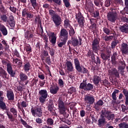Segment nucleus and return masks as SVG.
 <instances>
[{
    "mask_svg": "<svg viewBox=\"0 0 128 128\" xmlns=\"http://www.w3.org/2000/svg\"><path fill=\"white\" fill-rule=\"evenodd\" d=\"M44 60L48 66H50V64H52V62H50V56H48L47 57H46Z\"/></svg>",
    "mask_w": 128,
    "mask_h": 128,
    "instance_id": "55",
    "label": "nucleus"
},
{
    "mask_svg": "<svg viewBox=\"0 0 128 128\" xmlns=\"http://www.w3.org/2000/svg\"><path fill=\"white\" fill-rule=\"evenodd\" d=\"M10 112L12 114L14 118H18V110L14 108H10Z\"/></svg>",
    "mask_w": 128,
    "mask_h": 128,
    "instance_id": "43",
    "label": "nucleus"
},
{
    "mask_svg": "<svg viewBox=\"0 0 128 128\" xmlns=\"http://www.w3.org/2000/svg\"><path fill=\"white\" fill-rule=\"evenodd\" d=\"M92 62H94V64H100L101 62H100V57L98 56H96V60L95 58V61L92 60Z\"/></svg>",
    "mask_w": 128,
    "mask_h": 128,
    "instance_id": "56",
    "label": "nucleus"
},
{
    "mask_svg": "<svg viewBox=\"0 0 128 128\" xmlns=\"http://www.w3.org/2000/svg\"><path fill=\"white\" fill-rule=\"evenodd\" d=\"M70 26V20H68V19H66L64 20V26L68 28V26Z\"/></svg>",
    "mask_w": 128,
    "mask_h": 128,
    "instance_id": "59",
    "label": "nucleus"
},
{
    "mask_svg": "<svg viewBox=\"0 0 128 128\" xmlns=\"http://www.w3.org/2000/svg\"><path fill=\"white\" fill-rule=\"evenodd\" d=\"M114 114H112V112L106 110V109L102 110L98 120V126L100 128H102L106 124V118L108 120H114Z\"/></svg>",
    "mask_w": 128,
    "mask_h": 128,
    "instance_id": "1",
    "label": "nucleus"
},
{
    "mask_svg": "<svg viewBox=\"0 0 128 128\" xmlns=\"http://www.w3.org/2000/svg\"><path fill=\"white\" fill-rule=\"evenodd\" d=\"M74 64L75 66V68L78 72H82V74H88V70L84 66H80V63L78 58H74Z\"/></svg>",
    "mask_w": 128,
    "mask_h": 128,
    "instance_id": "3",
    "label": "nucleus"
},
{
    "mask_svg": "<svg viewBox=\"0 0 128 128\" xmlns=\"http://www.w3.org/2000/svg\"><path fill=\"white\" fill-rule=\"evenodd\" d=\"M0 110H6V112L8 110V109L6 104L4 102H0Z\"/></svg>",
    "mask_w": 128,
    "mask_h": 128,
    "instance_id": "36",
    "label": "nucleus"
},
{
    "mask_svg": "<svg viewBox=\"0 0 128 128\" xmlns=\"http://www.w3.org/2000/svg\"><path fill=\"white\" fill-rule=\"evenodd\" d=\"M20 122H21L22 124H23V126H24L25 128H32V126H30V125L28 124V123H26V121H24V120L22 118L20 119Z\"/></svg>",
    "mask_w": 128,
    "mask_h": 128,
    "instance_id": "49",
    "label": "nucleus"
},
{
    "mask_svg": "<svg viewBox=\"0 0 128 128\" xmlns=\"http://www.w3.org/2000/svg\"><path fill=\"white\" fill-rule=\"evenodd\" d=\"M0 18L4 22H7L8 20V18L6 14H0Z\"/></svg>",
    "mask_w": 128,
    "mask_h": 128,
    "instance_id": "42",
    "label": "nucleus"
},
{
    "mask_svg": "<svg viewBox=\"0 0 128 128\" xmlns=\"http://www.w3.org/2000/svg\"><path fill=\"white\" fill-rule=\"evenodd\" d=\"M63 2L66 6V8H70V3L68 0H63Z\"/></svg>",
    "mask_w": 128,
    "mask_h": 128,
    "instance_id": "53",
    "label": "nucleus"
},
{
    "mask_svg": "<svg viewBox=\"0 0 128 128\" xmlns=\"http://www.w3.org/2000/svg\"><path fill=\"white\" fill-rule=\"evenodd\" d=\"M75 34H76V32L74 31V29L72 26H70V30H69L70 36H71V38H72V36H74Z\"/></svg>",
    "mask_w": 128,
    "mask_h": 128,
    "instance_id": "46",
    "label": "nucleus"
},
{
    "mask_svg": "<svg viewBox=\"0 0 128 128\" xmlns=\"http://www.w3.org/2000/svg\"><path fill=\"white\" fill-rule=\"evenodd\" d=\"M6 70L12 78H14V76H16V72L12 70V66H10L7 68Z\"/></svg>",
    "mask_w": 128,
    "mask_h": 128,
    "instance_id": "32",
    "label": "nucleus"
},
{
    "mask_svg": "<svg viewBox=\"0 0 128 128\" xmlns=\"http://www.w3.org/2000/svg\"><path fill=\"white\" fill-rule=\"evenodd\" d=\"M100 56L102 60H105V62H106L108 60H110V56L108 55L104 52L100 54Z\"/></svg>",
    "mask_w": 128,
    "mask_h": 128,
    "instance_id": "37",
    "label": "nucleus"
},
{
    "mask_svg": "<svg viewBox=\"0 0 128 128\" xmlns=\"http://www.w3.org/2000/svg\"><path fill=\"white\" fill-rule=\"evenodd\" d=\"M80 90H84L85 92H90L94 90V84L88 83L86 84V80H84L79 86Z\"/></svg>",
    "mask_w": 128,
    "mask_h": 128,
    "instance_id": "5",
    "label": "nucleus"
},
{
    "mask_svg": "<svg viewBox=\"0 0 128 128\" xmlns=\"http://www.w3.org/2000/svg\"><path fill=\"white\" fill-rule=\"evenodd\" d=\"M49 40L52 46H55L56 43V34L54 32H51L50 36H49Z\"/></svg>",
    "mask_w": 128,
    "mask_h": 128,
    "instance_id": "16",
    "label": "nucleus"
},
{
    "mask_svg": "<svg viewBox=\"0 0 128 128\" xmlns=\"http://www.w3.org/2000/svg\"><path fill=\"white\" fill-rule=\"evenodd\" d=\"M48 56H50L48 55V51L46 50H44L43 51V55L40 56L42 60H44L46 59V58Z\"/></svg>",
    "mask_w": 128,
    "mask_h": 128,
    "instance_id": "44",
    "label": "nucleus"
},
{
    "mask_svg": "<svg viewBox=\"0 0 128 128\" xmlns=\"http://www.w3.org/2000/svg\"><path fill=\"white\" fill-rule=\"evenodd\" d=\"M46 124L49 126H52L54 124V120L52 118H48L46 120Z\"/></svg>",
    "mask_w": 128,
    "mask_h": 128,
    "instance_id": "54",
    "label": "nucleus"
},
{
    "mask_svg": "<svg viewBox=\"0 0 128 128\" xmlns=\"http://www.w3.org/2000/svg\"><path fill=\"white\" fill-rule=\"evenodd\" d=\"M31 112L34 116H36L38 118L42 116V110L40 107H36L34 109L32 108Z\"/></svg>",
    "mask_w": 128,
    "mask_h": 128,
    "instance_id": "10",
    "label": "nucleus"
},
{
    "mask_svg": "<svg viewBox=\"0 0 128 128\" xmlns=\"http://www.w3.org/2000/svg\"><path fill=\"white\" fill-rule=\"evenodd\" d=\"M50 90V94H56L58 92V90H60V88L58 86L53 85L51 86Z\"/></svg>",
    "mask_w": 128,
    "mask_h": 128,
    "instance_id": "21",
    "label": "nucleus"
},
{
    "mask_svg": "<svg viewBox=\"0 0 128 128\" xmlns=\"http://www.w3.org/2000/svg\"><path fill=\"white\" fill-rule=\"evenodd\" d=\"M102 78H100V77L98 76H94L92 82L94 84H95L96 86H98V84H100V82Z\"/></svg>",
    "mask_w": 128,
    "mask_h": 128,
    "instance_id": "34",
    "label": "nucleus"
},
{
    "mask_svg": "<svg viewBox=\"0 0 128 128\" xmlns=\"http://www.w3.org/2000/svg\"><path fill=\"white\" fill-rule=\"evenodd\" d=\"M94 50H89L86 54V56L88 58H90L92 60H94V62L96 61V55L94 54Z\"/></svg>",
    "mask_w": 128,
    "mask_h": 128,
    "instance_id": "24",
    "label": "nucleus"
},
{
    "mask_svg": "<svg viewBox=\"0 0 128 128\" xmlns=\"http://www.w3.org/2000/svg\"><path fill=\"white\" fill-rule=\"evenodd\" d=\"M126 64L124 61L119 62L118 70H120V74H122V72H124V68H126Z\"/></svg>",
    "mask_w": 128,
    "mask_h": 128,
    "instance_id": "19",
    "label": "nucleus"
},
{
    "mask_svg": "<svg viewBox=\"0 0 128 128\" xmlns=\"http://www.w3.org/2000/svg\"><path fill=\"white\" fill-rule=\"evenodd\" d=\"M34 22L35 24H38V26H40V28H41L42 32H42H44V30L42 29V20H40V17H36Z\"/></svg>",
    "mask_w": 128,
    "mask_h": 128,
    "instance_id": "30",
    "label": "nucleus"
},
{
    "mask_svg": "<svg viewBox=\"0 0 128 128\" xmlns=\"http://www.w3.org/2000/svg\"><path fill=\"white\" fill-rule=\"evenodd\" d=\"M59 38L68 40V32L64 28H61L59 34Z\"/></svg>",
    "mask_w": 128,
    "mask_h": 128,
    "instance_id": "11",
    "label": "nucleus"
},
{
    "mask_svg": "<svg viewBox=\"0 0 128 128\" xmlns=\"http://www.w3.org/2000/svg\"><path fill=\"white\" fill-rule=\"evenodd\" d=\"M103 32H104V34H110V29L106 28V27L104 28Z\"/></svg>",
    "mask_w": 128,
    "mask_h": 128,
    "instance_id": "61",
    "label": "nucleus"
},
{
    "mask_svg": "<svg viewBox=\"0 0 128 128\" xmlns=\"http://www.w3.org/2000/svg\"><path fill=\"white\" fill-rule=\"evenodd\" d=\"M50 49V54L51 56H54V52H56V50L54 48H50L49 47Z\"/></svg>",
    "mask_w": 128,
    "mask_h": 128,
    "instance_id": "63",
    "label": "nucleus"
},
{
    "mask_svg": "<svg viewBox=\"0 0 128 128\" xmlns=\"http://www.w3.org/2000/svg\"><path fill=\"white\" fill-rule=\"evenodd\" d=\"M86 10L89 12H90L92 14V12L94 10V7H92V6H88L86 8Z\"/></svg>",
    "mask_w": 128,
    "mask_h": 128,
    "instance_id": "62",
    "label": "nucleus"
},
{
    "mask_svg": "<svg viewBox=\"0 0 128 128\" xmlns=\"http://www.w3.org/2000/svg\"><path fill=\"white\" fill-rule=\"evenodd\" d=\"M124 96H125V104L128 106V90L126 88H124L122 92Z\"/></svg>",
    "mask_w": 128,
    "mask_h": 128,
    "instance_id": "29",
    "label": "nucleus"
},
{
    "mask_svg": "<svg viewBox=\"0 0 128 128\" xmlns=\"http://www.w3.org/2000/svg\"><path fill=\"white\" fill-rule=\"evenodd\" d=\"M84 100L87 104L92 106V104H94L96 100L94 99V96L86 95L84 98Z\"/></svg>",
    "mask_w": 128,
    "mask_h": 128,
    "instance_id": "12",
    "label": "nucleus"
},
{
    "mask_svg": "<svg viewBox=\"0 0 128 128\" xmlns=\"http://www.w3.org/2000/svg\"><path fill=\"white\" fill-rule=\"evenodd\" d=\"M94 20H96L95 19L91 18L90 19V22L91 26H90V28L92 30V32H94L95 30H96V24L94 23Z\"/></svg>",
    "mask_w": 128,
    "mask_h": 128,
    "instance_id": "31",
    "label": "nucleus"
},
{
    "mask_svg": "<svg viewBox=\"0 0 128 128\" xmlns=\"http://www.w3.org/2000/svg\"><path fill=\"white\" fill-rule=\"evenodd\" d=\"M108 72L111 76H114L116 78H120V72H118V70L116 68H113L109 70Z\"/></svg>",
    "mask_w": 128,
    "mask_h": 128,
    "instance_id": "22",
    "label": "nucleus"
},
{
    "mask_svg": "<svg viewBox=\"0 0 128 128\" xmlns=\"http://www.w3.org/2000/svg\"><path fill=\"white\" fill-rule=\"evenodd\" d=\"M0 32L4 36H8V29L4 25L0 24Z\"/></svg>",
    "mask_w": 128,
    "mask_h": 128,
    "instance_id": "26",
    "label": "nucleus"
},
{
    "mask_svg": "<svg viewBox=\"0 0 128 128\" xmlns=\"http://www.w3.org/2000/svg\"><path fill=\"white\" fill-rule=\"evenodd\" d=\"M82 38H79V39H78L76 36H72L71 38V40H68V45L70 46V44L72 46H82Z\"/></svg>",
    "mask_w": 128,
    "mask_h": 128,
    "instance_id": "4",
    "label": "nucleus"
},
{
    "mask_svg": "<svg viewBox=\"0 0 128 128\" xmlns=\"http://www.w3.org/2000/svg\"><path fill=\"white\" fill-rule=\"evenodd\" d=\"M34 30L32 29V28H30L28 30H24V38H26V40H32V38H34Z\"/></svg>",
    "mask_w": 128,
    "mask_h": 128,
    "instance_id": "9",
    "label": "nucleus"
},
{
    "mask_svg": "<svg viewBox=\"0 0 128 128\" xmlns=\"http://www.w3.org/2000/svg\"><path fill=\"white\" fill-rule=\"evenodd\" d=\"M119 30L121 32L124 34H128V24H124L122 26H119Z\"/></svg>",
    "mask_w": 128,
    "mask_h": 128,
    "instance_id": "20",
    "label": "nucleus"
},
{
    "mask_svg": "<svg viewBox=\"0 0 128 128\" xmlns=\"http://www.w3.org/2000/svg\"><path fill=\"white\" fill-rule=\"evenodd\" d=\"M31 65L30 62H25L23 66V70L25 72H28L30 70Z\"/></svg>",
    "mask_w": 128,
    "mask_h": 128,
    "instance_id": "28",
    "label": "nucleus"
},
{
    "mask_svg": "<svg viewBox=\"0 0 128 128\" xmlns=\"http://www.w3.org/2000/svg\"><path fill=\"white\" fill-rule=\"evenodd\" d=\"M118 44V40H114L112 41L111 43V48H116V46Z\"/></svg>",
    "mask_w": 128,
    "mask_h": 128,
    "instance_id": "47",
    "label": "nucleus"
},
{
    "mask_svg": "<svg viewBox=\"0 0 128 128\" xmlns=\"http://www.w3.org/2000/svg\"><path fill=\"white\" fill-rule=\"evenodd\" d=\"M122 56L128 54V44L126 43H122L120 48Z\"/></svg>",
    "mask_w": 128,
    "mask_h": 128,
    "instance_id": "14",
    "label": "nucleus"
},
{
    "mask_svg": "<svg viewBox=\"0 0 128 128\" xmlns=\"http://www.w3.org/2000/svg\"><path fill=\"white\" fill-rule=\"evenodd\" d=\"M60 40L61 42H58V48H62L64 46H66V42H68V40H64V39H60Z\"/></svg>",
    "mask_w": 128,
    "mask_h": 128,
    "instance_id": "38",
    "label": "nucleus"
},
{
    "mask_svg": "<svg viewBox=\"0 0 128 128\" xmlns=\"http://www.w3.org/2000/svg\"><path fill=\"white\" fill-rule=\"evenodd\" d=\"M108 20L111 22H116V13L110 12L107 14Z\"/></svg>",
    "mask_w": 128,
    "mask_h": 128,
    "instance_id": "13",
    "label": "nucleus"
},
{
    "mask_svg": "<svg viewBox=\"0 0 128 128\" xmlns=\"http://www.w3.org/2000/svg\"><path fill=\"white\" fill-rule=\"evenodd\" d=\"M100 38H94L92 42V48L94 52V54H98L100 50Z\"/></svg>",
    "mask_w": 128,
    "mask_h": 128,
    "instance_id": "7",
    "label": "nucleus"
},
{
    "mask_svg": "<svg viewBox=\"0 0 128 128\" xmlns=\"http://www.w3.org/2000/svg\"><path fill=\"white\" fill-rule=\"evenodd\" d=\"M118 92H120V90H118L117 89H115L114 91V92H112V100H116V94H118Z\"/></svg>",
    "mask_w": 128,
    "mask_h": 128,
    "instance_id": "45",
    "label": "nucleus"
},
{
    "mask_svg": "<svg viewBox=\"0 0 128 128\" xmlns=\"http://www.w3.org/2000/svg\"><path fill=\"white\" fill-rule=\"evenodd\" d=\"M24 48V50H26V51L28 54H30V53L32 52V46H30V45L29 44H26Z\"/></svg>",
    "mask_w": 128,
    "mask_h": 128,
    "instance_id": "40",
    "label": "nucleus"
},
{
    "mask_svg": "<svg viewBox=\"0 0 128 128\" xmlns=\"http://www.w3.org/2000/svg\"><path fill=\"white\" fill-rule=\"evenodd\" d=\"M77 20L80 28H84L85 22L84 17L80 18L79 19H77Z\"/></svg>",
    "mask_w": 128,
    "mask_h": 128,
    "instance_id": "35",
    "label": "nucleus"
},
{
    "mask_svg": "<svg viewBox=\"0 0 128 128\" xmlns=\"http://www.w3.org/2000/svg\"><path fill=\"white\" fill-rule=\"evenodd\" d=\"M9 10L10 12H13V14H16V8L10 6Z\"/></svg>",
    "mask_w": 128,
    "mask_h": 128,
    "instance_id": "57",
    "label": "nucleus"
},
{
    "mask_svg": "<svg viewBox=\"0 0 128 128\" xmlns=\"http://www.w3.org/2000/svg\"><path fill=\"white\" fill-rule=\"evenodd\" d=\"M84 18V16H82V12H80L78 11V13L76 14V18L77 20H78L79 18Z\"/></svg>",
    "mask_w": 128,
    "mask_h": 128,
    "instance_id": "60",
    "label": "nucleus"
},
{
    "mask_svg": "<svg viewBox=\"0 0 128 128\" xmlns=\"http://www.w3.org/2000/svg\"><path fill=\"white\" fill-rule=\"evenodd\" d=\"M2 63L3 66H6V69H8V68L12 66V64L10 63V62L6 59L2 60Z\"/></svg>",
    "mask_w": 128,
    "mask_h": 128,
    "instance_id": "33",
    "label": "nucleus"
},
{
    "mask_svg": "<svg viewBox=\"0 0 128 128\" xmlns=\"http://www.w3.org/2000/svg\"><path fill=\"white\" fill-rule=\"evenodd\" d=\"M0 76L4 80H8L10 75L8 74V72L2 67L0 66Z\"/></svg>",
    "mask_w": 128,
    "mask_h": 128,
    "instance_id": "15",
    "label": "nucleus"
},
{
    "mask_svg": "<svg viewBox=\"0 0 128 128\" xmlns=\"http://www.w3.org/2000/svg\"><path fill=\"white\" fill-rule=\"evenodd\" d=\"M104 106V101L102 100H100L94 104V108H95L96 110L98 111L100 108V106Z\"/></svg>",
    "mask_w": 128,
    "mask_h": 128,
    "instance_id": "23",
    "label": "nucleus"
},
{
    "mask_svg": "<svg viewBox=\"0 0 128 128\" xmlns=\"http://www.w3.org/2000/svg\"><path fill=\"white\" fill-rule=\"evenodd\" d=\"M7 22L10 28H14L16 22H14V17L13 16H9Z\"/></svg>",
    "mask_w": 128,
    "mask_h": 128,
    "instance_id": "18",
    "label": "nucleus"
},
{
    "mask_svg": "<svg viewBox=\"0 0 128 128\" xmlns=\"http://www.w3.org/2000/svg\"><path fill=\"white\" fill-rule=\"evenodd\" d=\"M120 128H128V124L126 122H122L118 124Z\"/></svg>",
    "mask_w": 128,
    "mask_h": 128,
    "instance_id": "48",
    "label": "nucleus"
},
{
    "mask_svg": "<svg viewBox=\"0 0 128 128\" xmlns=\"http://www.w3.org/2000/svg\"><path fill=\"white\" fill-rule=\"evenodd\" d=\"M30 2L31 4V6H32V8L34 10H36L38 8V4L36 2V0H30Z\"/></svg>",
    "mask_w": 128,
    "mask_h": 128,
    "instance_id": "41",
    "label": "nucleus"
},
{
    "mask_svg": "<svg viewBox=\"0 0 128 128\" xmlns=\"http://www.w3.org/2000/svg\"><path fill=\"white\" fill-rule=\"evenodd\" d=\"M39 100L41 104H44L46 100L50 96L48 90L46 89L41 90L38 92Z\"/></svg>",
    "mask_w": 128,
    "mask_h": 128,
    "instance_id": "6",
    "label": "nucleus"
},
{
    "mask_svg": "<svg viewBox=\"0 0 128 128\" xmlns=\"http://www.w3.org/2000/svg\"><path fill=\"white\" fill-rule=\"evenodd\" d=\"M19 76H20V82H26V80H28V76L26 74L22 72H21Z\"/></svg>",
    "mask_w": 128,
    "mask_h": 128,
    "instance_id": "27",
    "label": "nucleus"
},
{
    "mask_svg": "<svg viewBox=\"0 0 128 128\" xmlns=\"http://www.w3.org/2000/svg\"><path fill=\"white\" fill-rule=\"evenodd\" d=\"M66 67L67 70L70 72L74 70V66L72 63L70 61H67L66 63Z\"/></svg>",
    "mask_w": 128,
    "mask_h": 128,
    "instance_id": "25",
    "label": "nucleus"
},
{
    "mask_svg": "<svg viewBox=\"0 0 128 128\" xmlns=\"http://www.w3.org/2000/svg\"><path fill=\"white\" fill-rule=\"evenodd\" d=\"M6 114L10 122H14V120H16V119L14 118V116H12V113H10V112H9L8 110L6 111Z\"/></svg>",
    "mask_w": 128,
    "mask_h": 128,
    "instance_id": "39",
    "label": "nucleus"
},
{
    "mask_svg": "<svg viewBox=\"0 0 128 128\" xmlns=\"http://www.w3.org/2000/svg\"><path fill=\"white\" fill-rule=\"evenodd\" d=\"M20 105H21V106L22 107V108H26L28 106V104L26 103V102H25V101L23 100L21 102Z\"/></svg>",
    "mask_w": 128,
    "mask_h": 128,
    "instance_id": "64",
    "label": "nucleus"
},
{
    "mask_svg": "<svg viewBox=\"0 0 128 128\" xmlns=\"http://www.w3.org/2000/svg\"><path fill=\"white\" fill-rule=\"evenodd\" d=\"M2 44L4 46V48L6 50L10 48V46L8 44V43H6V40H2Z\"/></svg>",
    "mask_w": 128,
    "mask_h": 128,
    "instance_id": "51",
    "label": "nucleus"
},
{
    "mask_svg": "<svg viewBox=\"0 0 128 128\" xmlns=\"http://www.w3.org/2000/svg\"><path fill=\"white\" fill-rule=\"evenodd\" d=\"M58 84L60 88H64V82L62 79L60 78L58 80Z\"/></svg>",
    "mask_w": 128,
    "mask_h": 128,
    "instance_id": "52",
    "label": "nucleus"
},
{
    "mask_svg": "<svg viewBox=\"0 0 128 128\" xmlns=\"http://www.w3.org/2000/svg\"><path fill=\"white\" fill-rule=\"evenodd\" d=\"M49 14L52 16V20L56 28H58L62 24V18L60 16L56 14V11L52 9L49 10Z\"/></svg>",
    "mask_w": 128,
    "mask_h": 128,
    "instance_id": "2",
    "label": "nucleus"
},
{
    "mask_svg": "<svg viewBox=\"0 0 128 128\" xmlns=\"http://www.w3.org/2000/svg\"><path fill=\"white\" fill-rule=\"evenodd\" d=\"M25 17H26L28 20H30V18H32L34 17V14L29 12L27 14Z\"/></svg>",
    "mask_w": 128,
    "mask_h": 128,
    "instance_id": "58",
    "label": "nucleus"
},
{
    "mask_svg": "<svg viewBox=\"0 0 128 128\" xmlns=\"http://www.w3.org/2000/svg\"><path fill=\"white\" fill-rule=\"evenodd\" d=\"M58 110L60 114H64L66 110V107L62 100L58 99Z\"/></svg>",
    "mask_w": 128,
    "mask_h": 128,
    "instance_id": "8",
    "label": "nucleus"
},
{
    "mask_svg": "<svg viewBox=\"0 0 128 128\" xmlns=\"http://www.w3.org/2000/svg\"><path fill=\"white\" fill-rule=\"evenodd\" d=\"M30 12L28 11V10L26 8H24V9L22 10V16L24 18H26V16Z\"/></svg>",
    "mask_w": 128,
    "mask_h": 128,
    "instance_id": "50",
    "label": "nucleus"
},
{
    "mask_svg": "<svg viewBox=\"0 0 128 128\" xmlns=\"http://www.w3.org/2000/svg\"><path fill=\"white\" fill-rule=\"evenodd\" d=\"M6 97L8 100H14V94L12 90H6Z\"/></svg>",
    "mask_w": 128,
    "mask_h": 128,
    "instance_id": "17",
    "label": "nucleus"
}]
</instances>
